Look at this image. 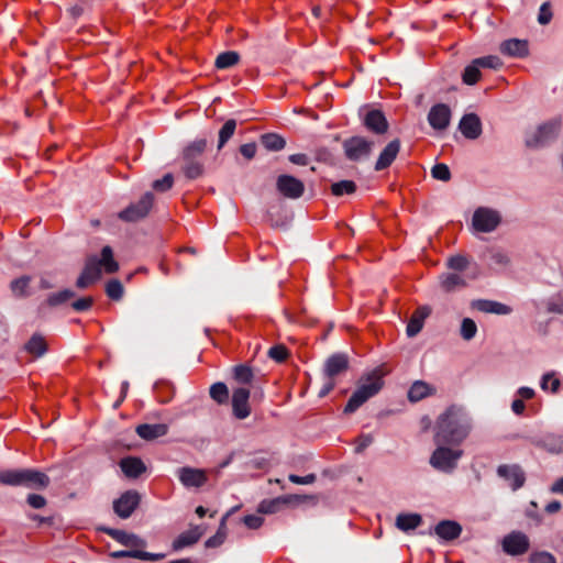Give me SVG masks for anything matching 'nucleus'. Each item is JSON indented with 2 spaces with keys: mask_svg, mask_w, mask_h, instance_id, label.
<instances>
[{
  "mask_svg": "<svg viewBox=\"0 0 563 563\" xmlns=\"http://www.w3.org/2000/svg\"><path fill=\"white\" fill-rule=\"evenodd\" d=\"M446 265L449 268H451L453 271L462 272L467 267L468 261L463 255H454L448 260Z\"/></svg>",
  "mask_w": 563,
  "mask_h": 563,
  "instance_id": "obj_57",
  "label": "nucleus"
},
{
  "mask_svg": "<svg viewBox=\"0 0 563 563\" xmlns=\"http://www.w3.org/2000/svg\"><path fill=\"white\" fill-rule=\"evenodd\" d=\"M224 525H225V517L222 518L220 528L217 531V533L214 536L210 537L206 541L207 548H217L224 542V539H225Z\"/></svg>",
  "mask_w": 563,
  "mask_h": 563,
  "instance_id": "obj_54",
  "label": "nucleus"
},
{
  "mask_svg": "<svg viewBox=\"0 0 563 563\" xmlns=\"http://www.w3.org/2000/svg\"><path fill=\"white\" fill-rule=\"evenodd\" d=\"M106 532L108 536L124 547L136 549L145 545V542L133 533H128L118 529H107Z\"/></svg>",
  "mask_w": 563,
  "mask_h": 563,
  "instance_id": "obj_27",
  "label": "nucleus"
},
{
  "mask_svg": "<svg viewBox=\"0 0 563 563\" xmlns=\"http://www.w3.org/2000/svg\"><path fill=\"white\" fill-rule=\"evenodd\" d=\"M92 303H93V299L91 297H84V298L75 300L71 303V307L76 311H87L91 308Z\"/></svg>",
  "mask_w": 563,
  "mask_h": 563,
  "instance_id": "obj_62",
  "label": "nucleus"
},
{
  "mask_svg": "<svg viewBox=\"0 0 563 563\" xmlns=\"http://www.w3.org/2000/svg\"><path fill=\"white\" fill-rule=\"evenodd\" d=\"M349 368V358L343 353L331 355L324 364V375L327 378H334L335 376L344 373Z\"/></svg>",
  "mask_w": 563,
  "mask_h": 563,
  "instance_id": "obj_22",
  "label": "nucleus"
},
{
  "mask_svg": "<svg viewBox=\"0 0 563 563\" xmlns=\"http://www.w3.org/2000/svg\"><path fill=\"white\" fill-rule=\"evenodd\" d=\"M382 376L377 371H373L365 377L361 378L360 385L356 390L362 394L367 400L374 397L383 387Z\"/></svg>",
  "mask_w": 563,
  "mask_h": 563,
  "instance_id": "obj_19",
  "label": "nucleus"
},
{
  "mask_svg": "<svg viewBox=\"0 0 563 563\" xmlns=\"http://www.w3.org/2000/svg\"><path fill=\"white\" fill-rule=\"evenodd\" d=\"M432 391L433 388L429 384L422 380H417L410 387L408 391V398L410 401H419L426 398L427 396L431 395Z\"/></svg>",
  "mask_w": 563,
  "mask_h": 563,
  "instance_id": "obj_38",
  "label": "nucleus"
},
{
  "mask_svg": "<svg viewBox=\"0 0 563 563\" xmlns=\"http://www.w3.org/2000/svg\"><path fill=\"white\" fill-rule=\"evenodd\" d=\"M540 386L544 391L550 390L554 394L559 391L561 380L555 376L553 372L547 373L542 376Z\"/></svg>",
  "mask_w": 563,
  "mask_h": 563,
  "instance_id": "obj_50",
  "label": "nucleus"
},
{
  "mask_svg": "<svg viewBox=\"0 0 563 563\" xmlns=\"http://www.w3.org/2000/svg\"><path fill=\"white\" fill-rule=\"evenodd\" d=\"M201 537V532L198 528L181 533L174 542V550H180L185 547H189L198 542Z\"/></svg>",
  "mask_w": 563,
  "mask_h": 563,
  "instance_id": "obj_40",
  "label": "nucleus"
},
{
  "mask_svg": "<svg viewBox=\"0 0 563 563\" xmlns=\"http://www.w3.org/2000/svg\"><path fill=\"white\" fill-rule=\"evenodd\" d=\"M367 399L360 394L357 390H355L352 396L350 397L345 408V413H353L355 412Z\"/></svg>",
  "mask_w": 563,
  "mask_h": 563,
  "instance_id": "obj_52",
  "label": "nucleus"
},
{
  "mask_svg": "<svg viewBox=\"0 0 563 563\" xmlns=\"http://www.w3.org/2000/svg\"><path fill=\"white\" fill-rule=\"evenodd\" d=\"M552 19V11L549 2H544L541 4L538 15V21L540 24L545 25Z\"/></svg>",
  "mask_w": 563,
  "mask_h": 563,
  "instance_id": "obj_61",
  "label": "nucleus"
},
{
  "mask_svg": "<svg viewBox=\"0 0 563 563\" xmlns=\"http://www.w3.org/2000/svg\"><path fill=\"white\" fill-rule=\"evenodd\" d=\"M236 129V121L230 119L225 121L223 126L219 131L218 150H221L225 143L232 137Z\"/></svg>",
  "mask_w": 563,
  "mask_h": 563,
  "instance_id": "obj_46",
  "label": "nucleus"
},
{
  "mask_svg": "<svg viewBox=\"0 0 563 563\" xmlns=\"http://www.w3.org/2000/svg\"><path fill=\"white\" fill-rule=\"evenodd\" d=\"M430 308L427 306L419 307L413 311L406 329L408 336H415L421 331L424 320L430 314Z\"/></svg>",
  "mask_w": 563,
  "mask_h": 563,
  "instance_id": "obj_28",
  "label": "nucleus"
},
{
  "mask_svg": "<svg viewBox=\"0 0 563 563\" xmlns=\"http://www.w3.org/2000/svg\"><path fill=\"white\" fill-rule=\"evenodd\" d=\"M289 499L287 497H276L272 499H264L258 505V512L272 515L278 512L285 505H287Z\"/></svg>",
  "mask_w": 563,
  "mask_h": 563,
  "instance_id": "obj_36",
  "label": "nucleus"
},
{
  "mask_svg": "<svg viewBox=\"0 0 563 563\" xmlns=\"http://www.w3.org/2000/svg\"><path fill=\"white\" fill-rule=\"evenodd\" d=\"M400 151V141L398 139L390 141L380 152L375 163V170L379 172L389 167L396 159Z\"/></svg>",
  "mask_w": 563,
  "mask_h": 563,
  "instance_id": "obj_23",
  "label": "nucleus"
},
{
  "mask_svg": "<svg viewBox=\"0 0 563 563\" xmlns=\"http://www.w3.org/2000/svg\"><path fill=\"white\" fill-rule=\"evenodd\" d=\"M547 309L549 312L563 314V297L559 295L550 298L547 302Z\"/></svg>",
  "mask_w": 563,
  "mask_h": 563,
  "instance_id": "obj_60",
  "label": "nucleus"
},
{
  "mask_svg": "<svg viewBox=\"0 0 563 563\" xmlns=\"http://www.w3.org/2000/svg\"><path fill=\"white\" fill-rule=\"evenodd\" d=\"M268 356L278 362H284L288 356V351L284 345H274L268 351Z\"/></svg>",
  "mask_w": 563,
  "mask_h": 563,
  "instance_id": "obj_58",
  "label": "nucleus"
},
{
  "mask_svg": "<svg viewBox=\"0 0 563 563\" xmlns=\"http://www.w3.org/2000/svg\"><path fill=\"white\" fill-rule=\"evenodd\" d=\"M154 394L161 404H168L173 400L176 388L170 380L159 379L154 384Z\"/></svg>",
  "mask_w": 563,
  "mask_h": 563,
  "instance_id": "obj_31",
  "label": "nucleus"
},
{
  "mask_svg": "<svg viewBox=\"0 0 563 563\" xmlns=\"http://www.w3.org/2000/svg\"><path fill=\"white\" fill-rule=\"evenodd\" d=\"M382 376L377 371H373L365 377L361 378L360 385L356 390L362 394L367 400L374 397L383 387Z\"/></svg>",
  "mask_w": 563,
  "mask_h": 563,
  "instance_id": "obj_18",
  "label": "nucleus"
},
{
  "mask_svg": "<svg viewBox=\"0 0 563 563\" xmlns=\"http://www.w3.org/2000/svg\"><path fill=\"white\" fill-rule=\"evenodd\" d=\"M541 443L551 453H563V435L548 434L542 439Z\"/></svg>",
  "mask_w": 563,
  "mask_h": 563,
  "instance_id": "obj_42",
  "label": "nucleus"
},
{
  "mask_svg": "<svg viewBox=\"0 0 563 563\" xmlns=\"http://www.w3.org/2000/svg\"><path fill=\"white\" fill-rule=\"evenodd\" d=\"M25 350L30 354L40 357L47 351V344L45 339L40 334H33L25 344Z\"/></svg>",
  "mask_w": 563,
  "mask_h": 563,
  "instance_id": "obj_39",
  "label": "nucleus"
},
{
  "mask_svg": "<svg viewBox=\"0 0 563 563\" xmlns=\"http://www.w3.org/2000/svg\"><path fill=\"white\" fill-rule=\"evenodd\" d=\"M249 399L250 390L247 388L239 387L233 390L231 402L233 416L236 419L243 420L251 415Z\"/></svg>",
  "mask_w": 563,
  "mask_h": 563,
  "instance_id": "obj_14",
  "label": "nucleus"
},
{
  "mask_svg": "<svg viewBox=\"0 0 563 563\" xmlns=\"http://www.w3.org/2000/svg\"><path fill=\"white\" fill-rule=\"evenodd\" d=\"M120 467L125 476L131 478L139 477L145 471V465L139 457L122 459L120 462Z\"/></svg>",
  "mask_w": 563,
  "mask_h": 563,
  "instance_id": "obj_34",
  "label": "nucleus"
},
{
  "mask_svg": "<svg viewBox=\"0 0 563 563\" xmlns=\"http://www.w3.org/2000/svg\"><path fill=\"white\" fill-rule=\"evenodd\" d=\"M497 474L505 479L512 490L523 486L526 476L521 467L517 464H503L497 468Z\"/></svg>",
  "mask_w": 563,
  "mask_h": 563,
  "instance_id": "obj_12",
  "label": "nucleus"
},
{
  "mask_svg": "<svg viewBox=\"0 0 563 563\" xmlns=\"http://www.w3.org/2000/svg\"><path fill=\"white\" fill-rule=\"evenodd\" d=\"M141 495L135 490H126L113 501L114 512L122 519H128L137 508Z\"/></svg>",
  "mask_w": 563,
  "mask_h": 563,
  "instance_id": "obj_10",
  "label": "nucleus"
},
{
  "mask_svg": "<svg viewBox=\"0 0 563 563\" xmlns=\"http://www.w3.org/2000/svg\"><path fill=\"white\" fill-rule=\"evenodd\" d=\"M434 532L439 538L451 541L460 537L462 528L455 521L443 520L435 526Z\"/></svg>",
  "mask_w": 563,
  "mask_h": 563,
  "instance_id": "obj_29",
  "label": "nucleus"
},
{
  "mask_svg": "<svg viewBox=\"0 0 563 563\" xmlns=\"http://www.w3.org/2000/svg\"><path fill=\"white\" fill-rule=\"evenodd\" d=\"M530 563H556L552 554L548 552L533 553L530 556Z\"/></svg>",
  "mask_w": 563,
  "mask_h": 563,
  "instance_id": "obj_63",
  "label": "nucleus"
},
{
  "mask_svg": "<svg viewBox=\"0 0 563 563\" xmlns=\"http://www.w3.org/2000/svg\"><path fill=\"white\" fill-rule=\"evenodd\" d=\"M154 196L146 192L141 199L118 213L119 219L125 222H135L145 218L153 207Z\"/></svg>",
  "mask_w": 563,
  "mask_h": 563,
  "instance_id": "obj_7",
  "label": "nucleus"
},
{
  "mask_svg": "<svg viewBox=\"0 0 563 563\" xmlns=\"http://www.w3.org/2000/svg\"><path fill=\"white\" fill-rule=\"evenodd\" d=\"M364 124L369 131L376 134H384L388 129V122L384 113L379 110L368 111L364 118Z\"/></svg>",
  "mask_w": 563,
  "mask_h": 563,
  "instance_id": "obj_24",
  "label": "nucleus"
},
{
  "mask_svg": "<svg viewBox=\"0 0 563 563\" xmlns=\"http://www.w3.org/2000/svg\"><path fill=\"white\" fill-rule=\"evenodd\" d=\"M382 376L377 371H373L365 377L361 378L360 385L356 390L362 394L367 400L374 397L383 387Z\"/></svg>",
  "mask_w": 563,
  "mask_h": 563,
  "instance_id": "obj_20",
  "label": "nucleus"
},
{
  "mask_svg": "<svg viewBox=\"0 0 563 563\" xmlns=\"http://www.w3.org/2000/svg\"><path fill=\"white\" fill-rule=\"evenodd\" d=\"M209 393L210 397L219 405L225 404L229 399V389L224 383H214Z\"/></svg>",
  "mask_w": 563,
  "mask_h": 563,
  "instance_id": "obj_47",
  "label": "nucleus"
},
{
  "mask_svg": "<svg viewBox=\"0 0 563 563\" xmlns=\"http://www.w3.org/2000/svg\"><path fill=\"white\" fill-rule=\"evenodd\" d=\"M382 376L377 371H373L365 377L361 378L360 385L356 390L362 394L367 400L374 397L383 387Z\"/></svg>",
  "mask_w": 563,
  "mask_h": 563,
  "instance_id": "obj_17",
  "label": "nucleus"
},
{
  "mask_svg": "<svg viewBox=\"0 0 563 563\" xmlns=\"http://www.w3.org/2000/svg\"><path fill=\"white\" fill-rule=\"evenodd\" d=\"M451 121V109L444 103L434 104L428 113V122L434 130H445Z\"/></svg>",
  "mask_w": 563,
  "mask_h": 563,
  "instance_id": "obj_16",
  "label": "nucleus"
},
{
  "mask_svg": "<svg viewBox=\"0 0 563 563\" xmlns=\"http://www.w3.org/2000/svg\"><path fill=\"white\" fill-rule=\"evenodd\" d=\"M561 126L562 122L560 118H554L540 124L526 137V145L537 148L550 144L559 135Z\"/></svg>",
  "mask_w": 563,
  "mask_h": 563,
  "instance_id": "obj_6",
  "label": "nucleus"
},
{
  "mask_svg": "<svg viewBox=\"0 0 563 563\" xmlns=\"http://www.w3.org/2000/svg\"><path fill=\"white\" fill-rule=\"evenodd\" d=\"M112 558L120 559V558H134L140 560H147V561H158L165 558V554L163 553H150L146 551L137 550V549H131V550H122V551H115L111 553Z\"/></svg>",
  "mask_w": 563,
  "mask_h": 563,
  "instance_id": "obj_33",
  "label": "nucleus"
},
{
  "mask_svg": "<svg viewBox=\"0 0 563 563\" xmlns=\"http://www.w3.org/2000/svg\"><path fill=\"white\" fill-rule=\"evenodd\" d=\"M473 227L478 232H492L500 223V214L490 208L479 207L473 214Z\"/></svg>",
  "mask_w": 563,
  "mask_h": 563,
  "instance_id": "obj_8",
  "label": "nucleus"
},
{
  "mask_svg": "<svg viewBox=\"0 0 563 563\" xmlns=\"http://www.w3.org/2000/svg\"><path fill=\"white\" fill-rule=\"evenodd\" d=\"M102 269L108 274L115 273L119 269V264L113 258V251L108 245L102 247L100 258L97 256L88 257L82 273L97 282Z\"/></svg>",
  "mask_w": 563,
  "mask_h": 563,
  "instance_id": "obj_4",
  "label": "nucleus"
},
{
  "mask_svg": "<svg viewBox=\"0 0 563 563\" xmlns=\"http://www.w3.org/2000/svg\"><path fill=\"white\" fill-rule=\"evenodd\" d=\"M473 429L468 412L462 407L451 406L442 412L434 426L435 444H462Z\"/></svg>",
  "mask_w": 563,
  "mask_h": 563,
  "instance_id": "obj_1",
  "label": "nucleus"
},
{
  "mask_svg": "<svg viewBox=\"0 0 563 563\" xmlns=\"http://www.w3.org/2000/svg\"><path fill=\"white\" fill-rule=\"evenodd\" d=\"M441 289L445 292H453L466 286L465 279L457 273H445L440 276Z\"/></svg>",
  "mask_w": 563,
  "mask_h": 563,
  "instance_id": "obj_32",
  "label": "nucleus"
},
{
  "mask_svg": "<svg viewBox=\"0 0 563 563\" xmlns=\"http://www.w3.org/2000/svg\"><path fill=\"white\" fill-rule=\"evenodd\" d=\"M499 49L504 55L521 58L528 55V43L523 40L510 38L504 41Z\"/></svg>",
  "mask_w": 563,
  "mask_h": 563,
  "instance_id": "obj_25",
  "label": "nucleus"
},
{
  "mask_svg": "<svg viewBox=\"0 0 563 563\" xmlns=\"http://www.w3.org/2000/svg\"><path fill=\"white\" fill-rule=\"evenodd\" d=\"M476 332L477 325L475 321L471 318H464L461 323V336L464 340L470 341L476 335Z\"/></svg>",
  "mask_w": 563,
  "mask_h": 563,
  "instance_id": "obj_51",
  "label": "nucleus"
},
{
  "mask_svg": "<svg viewBox=\"0 0 563 563\" xmlns=\"http://www.w3.org/2000/svg\"><path fill=\"white\" fill-rule=\"evenodd\" d=\"M278 192L288 199H298L305 192L303 183L291 175H279L276 179Z\"/></svg>",
  "mask_w": 563,
  "mask_h": 563,
  "instance_id": "obj_9",
  "label": "nucleus"
},
{
  "mask_svg": "<svg viewBox=\"0 0 563 563\" xmlns=\"http://www.w3.org/2000/svg\"><path fill=\"white\" fill-rule=\"evenodd\" d=\"M168 432V426L165 423H154V424H140L136 427V433L140 438L144 440H154L161 437L166 435Z\"/></svg>",
  "mask_w": 563,
  "mask_h": 563,
  "instance_id": "obj_30",
  "label": "nucleus"
},
{
  "mask_svg": "<svg viewBox=\"0 0 563 563\" xmlns=\"http://www.w3.org/2000/svg\"><path fill=\"white\" fill-rule=\"evenodd\" d=\"M481 78V67L476 64L475 59L465 67L462 74V80L465 85H475Z\"/></svg>",
  "mask_w": 563,
  "mask_h": 563,
  "instance_id": "obj_45",
  "label": "nucleus"
},
{
  "mask_svg": "<svg viewBox=\"0 0 563 563\" xmlns=\"http://www.w3.org/2000/svg\"><path fill=\"white\" fill-rule=\"evenodd\" d=\"M106 294L113 300H119L123 295V286L118 279H112L107 283Z\"/></svg>",
  "mask_w": 563,
  "mask_h": 563,
  "instance_id": "obj_53",
  "label": "nucleus"
},
{
  "mask_svg": "<svg viewBox=\"0 0 563 563\" xmlns=\"http://www.w3.org/2000/svg\"><path fill=\"white\" fill-rule=\"evenodd\" d=\"M459 129L468 140H476L482 134V122L477 114L467 113L462 117Z\"/></svg>",
  "mask_w": 563,
  "mask_h": 563,
  "instance_id": "obj_21",
  "label": "nucleus"
},
{
  "mask_svg": "<svg viewBox=\"0 0 563 563\" xmlns=\"http://www.w3.org/2000/svg\"><path fill=\"white\" fill-rule=\"evenodd\" d=\"M356 190V185L352 180H341L332 184L331 192L334 196H343L353 194Z\"/></svg>",
  "mask_w": 563,
  "mask_h": 563,
  "instance_id": "obj_49",
  "label": "nucleus"
},
{
  "mask_svg": "<svg viewBox=\"0 0 563 563\" xmlns=\"http://www.w3.org/2000/svg\"><path fill=\"white\" fill-rule=\"evenodd\" d=\"M503 549L507 554L521 555L529 549V539L521 532H511L504 538Z\"/></svg>",
  "mask_w": 563,
  "mask_h": 563,
  "instance_id": "obj_15",
  "label": "nucleus"
},
{
  "mask_svg": "<svg viewBox=\"0 0 563 563\" xmlns=\"http://www.w3.org/2000/svg\"><path fill=\"white\" fill-rule=\"evenodd\" d=\"M207 141L199 139L188 144L183 151V173L189 179H196L203 173V153Z\"/></svg>",
  "mask_w": 563,
  "mask_h": 563,
  "instance_id": "obj_3",
  "label": "nucleus"
},
{
  "mask_svg": "<svg viewBox=\"0 0 563 563\" xmlns=\"http://www.w3.org/2000/svg\"><path fill=\"white\" fill-rule=\"evenodd\" d=\"M472 308L485 312V313H495V314H509L511 312V308L505 303L487 300V299H478L472 302Z\"/></svg>",
  "mask_w": 563,
  "mask_h": 563,
  "instance_id": "obj_26",
  "label": "nucleus"
},
{
  "mask_svg": "<svg viewBox=\"0 0 563 563\" xmlns=\"http://www.w3.org/2000/svg\"><path fill=\"white\" fill-rule=\"evenodd\" d=\"M373 142L361 136L347 139L343 143L345 156L350 161H358L371 154Z\"/></svg>",
  "mask_w": 563,
  "mask_h": 563,
  "instance_id": "obj_11",
  "label": "nucleus"
},
{
  "mask_svg": "<svg viewBox=\"0 0 563 563\" xmlns=\"http://www.w3.org/2000/svg\"><path fill=\"white\" fill-rule=\"evenodd\" d=\"M262 145L272 152H278L285 148L286 140L277 133H265L261 136Z\"/></svg>",
  "mask_w": 563,
  "mask_h": 563,
  "instance_id": "obj_37",
  "label": "nucleus"
},
{
  "mask_svg": "<svg viewBox=\"0 0 563 563\" xmlns=\"http://www.w3.org/2000/svg\"><path fill=\"white\" fill-rule=\"evenodd\" d=\"M30 283H31L30 276H21L16 279L12 280L10 284L12 294L15 297L29 296L30 295V292H29Z\"/></svg>",
  "mask_w": 563,
  "mask_h": 563,
  "instance_id": "obj_44",
  "label": "nucleus"
},
{
  "mask_svg": "<svg viewBox=\"0 0 563 563\" xmlns=\"http://www.w3.org/2000/svg\"><path fill=\"white\" fill-rule=\"evenodd\" d=\"M174 177L172 174H166L162 179L153 183V188L157 191L164 192L173 187Z\"/></svg>",
  "mask_w": 563,
  "mask_h": 563,
  "instance_id": "obj_59",
  "label": "nucleus"
},
{
  "mask_svg": "<svg viewBox=\"0 0 563 563\" xmlns=\"http://www.w3.org/2000/svg\"><path fill=\"white\" fill-rule=\"evenodd\" d=\"M421 523L422 517L418 514H399L396 518V527L404 532L415 530Z\"/></svg>",
  "mask_w": 563,
  "mask_h": 563,
  "instance_id": "obj_35",
  "label": "nucleus"
},
{
  "mask_svg": "<svg viewBox=\"0 0 563 563\" xmlns=\"http://www.w3.org/2000/svg\"><path fill=\"white\" fill-rule=\"evenodd\" d=\"M373 442V437L371 434H362L355 441V452H363L368 445Z\"/></svg>",
  "mask_w": 563,
  "mask_h": 563,
  "instance_id": "obj_64",
  "label": "nucleus"
},
{
  "mask_svg": "<svg viewBox=\"0 0 563 563\" xmlns=\"http://www.w3.org/2000/svg\"><path fill=\"white\" fill-rule=\"evenodd\" d=\"M0 483L8 486L42 489L48 486L49 477L45 473L32 468L2 470L0 471Z\"/></svg>",
  "mask_w": 563,
  "mask_h": 563,
  "instance_id": "obj_2",
  "label": "nucleus"
},
{
  "mask_svg": "<svg viewBox=\"0 0 563 563\" xmlns=\"http://www.w3.org/2000/svg\"><path fill=\"white\" fill-rule=\"evenodd\" d=\"M431 175L442 181H448L451 178V172L445 164H435L431 169Z\"/></svg>",
  "mask_w": 563,
  "mask_h": 563,
  "instance_id": "obj_56",
  "label": "nucleus"
},
{
  "mask_svg": "<svg viewBox=\"0 0 563 563\" xmlns=\"http://www.w3.org/2000/svg\"><path fill=\"white\" fill-rule=\"evenodd\" d=\"M253 377L254 374L250 366L240 364L233 367V378L236 383L242 385L251 384Z\"/></svg>",
  "mask_w": 563,
  "mask_h": 563,
  "instance_id": "obj_43",
  "label": "nucleus"
},
{
  "mask_svg": "<svg viewBox=\"0 0 563 563\" xmlns=\"http://www.w3.org/2000/svg\"><path fill=\"white\" fill-rule=\"evenodd\" d=\"M75 295L76 294L73 290L64 289L62 291L51 294L47 297L46 302L51 307H56V306L65 303L66 301H68L71 298H74Z\"/></svg>",
  "mask_w": 563,
  "mask_h": 563,
  "instance_id": "obj_48",
  "label": "nucleus"
},
{
  "mask_svg": "<svg viewBox=\"0 0 563 563\" xmlns=\"http://www.w3.org/2000/svg\"><path fill=\"white\" fill-rule=\"evenodd\" d=\"M177 475L180 483L187 488H199L208 481L206 471L189 466L178 468Z\"/></svg>",
  "mask_w": 563,
  "mask_h": 563,
  "instance_id": "obj_13",
  "label": "nucleus"
},
{
  "mask_svg": "<svg viewBox=\"0 0 563 563\" xmlns=\"http://www.w3.org/2000/svg\"><path fill=\"white\" fill-rule=\"evenodd\" d=\"M240 60V55L234 51L223 52L216 58V67L218 69H227L236 65Z\"/></svg>",
  "mask_w": 563,
  "mask_h": 563,
  "instance_id": "obj_41",
  "label": "nucleus"
},
{
  "mask_svg": "<svg viewBox=\"0 0 563 563\" xmlns=\"http://www.w3.org/2000/svg\"><path fill=\"white\" fill-rule=\"evenodd\" d=\"M476 64L482 68H492V69H498L503 63L499 59V57L494 55H488L479 58H475Z\"/></svg>",
  "mask_w": 563,
  "mask_h": 563,
  "instance_id": "obj_55",
  "label": "nucleus"
},
{
  "mask_svg": "<svg viewBox=\"0 0 563 563\" xmlns=\"http://www.w3.org/2000/svg\"><path fill=\"white\" fill-rule=\"evenodd\" d=\"M448 445L449 444H437V449L430 456V465L434 470L443 473H452L463 455L461 449H453Z\"/></svg>",
  "mask_w": 563,
  "mask_h": 563,
  "instance_id": "obj_5",
  "label": "nucleus"
}]
</instances>
